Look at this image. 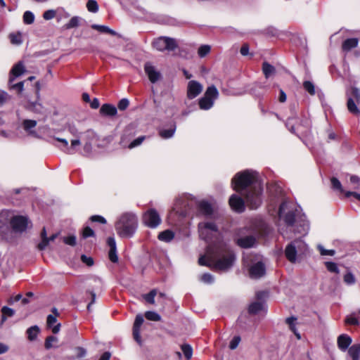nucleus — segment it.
Wrapping results in <instances>:
<instances>
[{
  "mask_svg": "<svg viewBox=\"0 0 360 360\" xmlns=\"http://www.w3.org/2000/svg\"><path fill=\"white\" fill-rule=\"evenodd\" d=\"M359 40L357 38H349L345 40L342 45L343 51L348 52L352 49L356 48L358 46Z\"/></svg>",
  "mask_w": 360,
  "mask_h": 360,
  "instance_id": "obj_23",
  "label": "nucleus"
},
{
  "mask_svg": "<svg viewBox=\"0 0 360 360\" xmlns=\"http://www.w3.org/2000/svg\"><path fill=\"white\" fill-rule=\"evenodd\" d=\"M325 264L328 271L337 274L339 273L338 267L335 263L332 262H327Z\"/></svg>",
  "mask_w": 360,
  "mask_h": 360,
  "instance_id": "obj_49",
  "label": "nucleus"
},
{
  "mask_svg": "<svg viewBox=\"0 0 360 360\" xmlns=\"http://www.w3.org/2000/svg\"><path fill=\"white\" fill-rule=\"evenodd\" d=\"M210 50L211 47L209 45H202L198 49V53L200 58H203L210 53Z\"/></svg>",
  "mask_w": 360,
  "mask_h": 360,
  "instance_id": "obj_46",
  "label": "nucleus"
},
{
  "mask_svg": "<svg viewBox=\"0 0 360 360\" xmlns=\"http://www.w3.org/2000/svg\"><path fill=\"white\" fill-rule=\"evenodd\" d=\"M37 126V121L32 120H25L22 122L24 130L29 134H34L35 132L33 129Z\"/></svg>",
  "mask_w": 360,
  "mask_h": 360,
  "instance_id": "obj_25",
  "label": "nucleus"
},
{
  "mask_svg": "<svg viewBox=\"0 0 360 360\" xmlns=\"http://www.w3.org/2000/svg\"><path fill=\"white\" fill-rule=\"evenodd\" d=\"M348 354L352 360H359L360 358V344L353 345L348 349Z\"/></svg>",
  "mask_w": 360,
  "mask_h": 360,
  "instance_id": "obj_27",
  "label": "nucleus"
},
{
  "mask_svg": "<svg viewBox=\"0 0 360 360\" xmlns=\"http://www.w3.org/2000/svg\"><path fill=\"white\" fill-rule=\"evenodd\" d=\"M330 182H331V185H332V188L334 189V190H337L338 191H340V193H344L345 194V192L342 188V186L340 183V181L335 177H332L330 179Z\"/></svg>",
  "mask_w": 360,
  "mask_h": 360,
  "instance_id": "obj_37",
  "label": "nucleus"
},
{
  "mask_svg": "<svg viewBox=\"0 0 360 360\" xmlns=\"http://www.w3.org/2000/svg\"><path fill=\"white\" fill-rule=\"evenodd\" d=\"M264 309V303L262 302H255L250 304L248 311L250 314H256Z\"/></svg>",
  "mask_w": 360,
  "mask_h": 360,
  "instance_id": "obj_29",
  "label": "nucleus"
},
{
  "mask_svg": "<svg viewBox=\"0 0 360 360\" xmlns=\"http://www.w3.org/2000/svg\"><path fill=\"white\" fill-rule=\"evenodd\" d=\"M307 249V244L301 239H297L289 243L285 250V255L291 263H295L297 255L304 253Z\"/></svg>",
  "mask_w": 360,
  "mask_h": 360,
  "instance_id": "obj_6",
  "label": "nucleus"
},
{
  "mask_svg": "<svg viewBox=\"0 0 360 360\" xmlns=\"http://www.w3.org/2000/svg\"><path fill=\"white\" fill-rule=\"evenodd\" d=\"M255 242L256 239L253 236H241L236 239L237 245L243 248H252Z\"/></svg>",
  "mask_w": 360,
  "mask_h": 360,
  "instance_id": "obj_19",
  "label": "nucleus"
},
{
  "mask_svg": "<svg viewBox=\"0 0 360 360\" xmlns=\"http://www.w3.org/2000/svg\"><path fill=\"white\" fill-rule=\"evenodd\" d=\"M262 70L266 78L269 77L276 71L275 68L266 62L263 63Z\"/></svg>",
  "mask_w": 360,
  "mask_h": 360,
  "instance_id": "obj_31",
  "label": "nucleus"
},
{
  "mask_svg": "<svg viewBox=\"0 0 360 360\" xmlns=\"http://www.w3.org/2000/svg\"><path fill=\"white\" fill-rule=\"evenodd\" d=\"M360 104V90L356 87L351 89V92L348 96L347 108L348 110L354 115H359L360 110L357 105Z\"/></svg>",
  "mask_w": 360,
  "mask_h": 360,
  "instance_id": "obj_10",
  "label": "nucleus"
},
{
  "mask_svg": "<svg viewBox=\"0 0 360 360\" xmlns=\"http://www.w3.org/2000/svg\"><path fill=\"white\" fill-rule=\"evenodd\" d=\"M56 139L61 143V145L58 146V147L60 148V150L65 153V150H67L68 148V141L65 139L56 138Z\"/></svg>",
  "mask_w": 360,
  "mask_h": 360,
  "instance_id": "obj_58",
  "label": "nucleus"
},
{
  "mask_svg": "<svg viewBox=\"0 0 360 360\" xmlns=\"http://www.w3.org/2000/svg\"><path fill=\"white\" fill-rule=\"evenodd\" d=\"M57 316H54V315H52V314H49L47 316V321H46L47 326L49 328H51L52 332L54 334L58 333L59 332V330H60V323H58L56 326H53L56 323V321H57V319H56Z\"/></svg>",
  "mask_w": 360,
  "mask_h": 360,
  "instance_id": "obj_24",
  "label": "nucleus"
},
{
  "mask_svg": "<svg viewBox=\"0 0 360 360\" xmlns=\"http://www.w3.org/2000/svg\"><path fill=\"white\" fill-rule=\"evenodd\" d=\"M229 205L231 209L237 212H243L245 210V202L243 199L236 194H233L230 197Z\"/></svg>",
  "mask_w": 360,
  "mask_h": 360,
  "instance_id": "obj_16",
  "label": "nucleus"
},
{
  "mask_svg": "<svg viewBox=\"0 0 360 360\" xmlns=\"http://www.w3.org/2000/svg\"><path fill=\"white\" fill-rule=\"evenodd\" d=\"M233 188L244 197L250 209H257L262 203V182L258 174L254 171L245 170L237 173L232 179Z\"/></svg>",
  "mask_w": 360,
  "mask_h": 360,
  "instance_id": "obj_1",
  "label": "nucleus"
},
{
  "mask_svg": "<svg viewBox=\"0 0 360 360\" xmlns=\"http://www.w3.org/2000/svg\"><path fill=\"white\" fill-rule=\"evenodd\" d=\"M279 218L284 221L295 233L305 236L309 230V224L300 208L292 202L284 201L279 207Z\"/></svg>",
  "mask_w": 360,
  "mask_h": 360,
  "instance_id": "obj_3",
  "label": "nucleus"
},
{
  "mask_svg": "<svg viewBox=\"0 0 360 360\" xmlns=\"http://www.w3.org/2000/svg\"><path fill=\"white\" fill-rule=\"evenodd\" d=\"M235 260L234 252L224 241L207 247L206 255L199 258L198 263L217 271H227L232 267Z\"/></svg>",
  "mask_w": 360,
  "mask_h": 360,
  "instance_id": "obj_2",
  "label": "nucleus"
},
{
  "mask_svg": "<svg viewBox=\"0 0 360 360\" xmlns=\"http://www.w3.org/2000/svg\"><path fill=\"white\" fill-rule=\"evenodd\" d=\"M81 144L79 139H74L71 141V145H68V148L65 150V153L69 155L75 154L77 152L76 148Z\"/></svg>",
  "mask_w": 360,
  "mask_h": 360,
  "instance_id": "obj_33",
  "label": "nucleus"
},
{
  "mask_svg": "<svg viewBox=\"0 0 360 360\" xmlns=\"http://www.w3.org/2000/svg\"><path fill=\"white\" fill-rule=\"evenodd\" d=\"M25 72V68L22 63V62L20 61L15 65L13 66L10 71L9 79H8V84L13 83L14 80L23 75Z\"/></svg>",
  "mask_w": 360,
  "mask_h": 360,
  "instance_id": "obj_17",
  "label": "nucleus"
},
{
  "mask_svg": "<svg viewBox=\"0 0 360 360\" xmlns=\"http://www.w3.org/2000/svg\"><path fill=\"white\" fill-rule=\"evenodd\" d=\"M91 27L94 30H96L101 32L108 33L112 35L116 34V32L114 30H111L110 28H109L108 27L105 26V25H99L94 24V25H91Z\"/></svg>",
  "mask_w": 360,
  "mask_h": 360,
  "instance_id": "obj_34",
  "label": "nucleus"
},
{
  "mask_svg": "<svg viewBox=\"0 0 360 360\" xmlns=\"http://www.w3.org/2000/svg\"><path fill=\"white\" fill-rule=\"evenodd\" d=\"M9 39L11 44L13 45H20L23 41L22 34L20 32L11 33L9 34Z\"/></svg>",
  "mask_w": 360,
  "mask_h": 360,
  "instance_id": "obj_28",
  "label": "nucleus"
},
{
  "mask_svg": "<svg viewBox=\"0 0 360 360\" xmlns=\"http://www.w3.org/2000/svg\"><path fill=\"white\" fill-rule=\"evenodd\" d=\"M153 46L158 51H172L178 47L175 39L168 37H160L153 41Z\"/></svg>",
  "mask_w": 360,
  "mask_h": 360,
  "instance_id": "obj_8",
  "label": "nucleus"
},
{
  "mask_svg": "<svg viewBox=\"0 0 360 360\" xmlns=\"http://www.w3.org/2000/svg\"><path fill=\"white\" fill-rule=\"evenodd\" d=\"M91 220L92 221H95V222H99V223H101V224H105L106 223V220L104 217H103L102 216H100V215H94L91 217Z\"/></svg>",
  "mask_w": 360,
  "mask_h": 360,
  "instance_id": "obj_63",
  "label": "nucleus"
},
{
  "mask_svg": "<svg viewBox=\"0 0 360 360\" xmlns=\"http://www.w3.org/2000/svg\"><path fill=\"white\" fill-rule=\"evenodd\" d=\"M109 259L112 262H117L118 261V257L117 255V248L109 250L108 253Z\"/></svg>",
  "mask_w": 360,
  "mask_h": 360,
  "instance_id": "obj_60",
  "label": "nucleus"
},
{
  "mask_svg": "<svg viewBox=\"0 0 360 360\" xmlns=\"http://www.w3.org/2000/svg\"><path fill=\"white\" fill-rule=\"evenodd\" d=\"M248 271L250 278L257 279L264 276L266 267L262 261H257L250 265Z\"/></svg>",
  "mask_w": 360,
  "mask_h": 360,
  "instance_id": "obj_13",
  "label": "nucleus"
},
{
  "mask_svg": "<svg viewBox=\"0 0 360 360\" xmlns=\"http://www.w3.org/2000/svg\"><path fill=\"white\" fill-rule=\"evenodd\" d=\"M11 225L15 232L22 233L28 226V220L25 217L15 216L11 219Z\"/></svg>",
  "mask_w": 360,
  "mask_h": 360,
  "instance_id": "obj_12",
  "label": "nucleus"
},
{
  "mask_svg": "<svg viewBox=\"0 0 360 360\" xmlns=\"http://www.w3.org/2000/svg\"><path fill=\"white\" fill-rule=\"evenodd\" d=\"M352 342V338L347 334H342L338 338L337 343L341 351H346Z\"/></svg>",
  "mask_w": 360,
  "mask_h": 360,
  "instance_id": "obj_20",
  "label": "nucleus"
},
{
  "mask_svg": "<svg viewBox=\"0 0 360 360\" xmlns=\"http://www.w3.org/2000/svg\"><path fill=\"white\" fill-rule=\"evenodd\" d=\"M1 311L2 313L1 323L4 322L7 317H11L15 314V311L13 309L6 306L3 307Z\"/></svg>",
  "mask_w": 360,
  "mask_h": 360,
  "instance_id": "obj_35",
  "label": "nucleus"
},
{
  "mask_svg": "<svg viewBox=\"0 0 360 360\" xmlns=\"http://www.w3.org/2000/svg\"><path fill=\"white\" fill-rule=\"evenodd\" d=\"M118 236L121 238H131L138 227V218L132 212H125L120 216L115 225Z\"/></svg>",
  "mask_w": 360,
  "mask_h": 360,
  "instance_id": "obj_5",
  "label": "nucleus"
},
{
  "mask_svg": "<svg viewBox=\"0 0 360 360\" xmlns=\"http://www.w3.org/2000/svg\"><path fill=\"white\" fill-rule=\"evenodd\" d=\"M161 221L158 212L155 209H150L143 214V224L151 229L158 227L160 224Z\"/></svg>",
  "mask_w": 360,
  "mask_h": 360,
  "instance_id": "obj_11",
  "label": "nucleus"
},
{
  "mask_svg": "<svg viewBox=\"0 0 360 360\" xmlns=\"http://www.w3.org/2000/svg\"><path fill=\"white\" fill-rule=\"evenodd\" d=\"M58 338L55 336H49L45 342V347L46 349H50L53 347V342H57Z\"/></svg>",
  "mask_w": 360,
  "mask_h": 360,
  "instance_id": "obj_50",
  "label": "nucleus"
},
{
  "mask_svg": "<svg viewBox=\"0 0 360 360\" xmlns=\"http://www.w3.org/2000/svg\"><path fill=\"white\" fill-rule=\"evenodd\" d=\"M145 139V136H139L138 137L137 139H136L135 140H134L128 146L129 148L131 149L133 148H135L136 146H140L142 142L143 141V140Z\"/></svg>",
  "mask_w": 360,
  "mask_h": 360,
  "instance_id": "obj_53",
  "label": "nucleus"
},
{
  "mask_svg": "<svg viewBox=\"0 0 360 360\" xmlns=\"http://www.w3.org/2000/svg\"><path fill=\"white\" fill-rule=\"evenodd\" d=\"M201 281L205 283H212L214 282V277L212 274L206 273L201 276Z\"/></svg>",
  "mask_w": 360,
  "mask_h": 360,
  "instance_id": "obj_55",
  "label": "nucleus"
},
{
  "mask_svg": "<svg viewBox=\"0 0 360 360\" xmlns=\"http://www.w3.org/2000/svg\"><path fill=\"white\" fill-rule=\"evenodd\" d=\"M343 280L347 285H353L356 282V278L353 274L351 272H347L346 274H345Z\"/></svg>",
  "mask_w": 360,
  "mask_h": 360,
  "instance_id": "obj_44",
  "label": "nucleus"
},
{
  "mask_svg": "<svg viewBox=\"0 0 360 360\" xmlns=\"http://www.w3.org/2000/svg\"><path fill=\"white\" fill-rule=\"evenodd\" d=\"M143 323V317L141 314H138L136 316L134 326H133V336L134 340L141 345V339L140 335V328Z\"/></svg>",
  "mask_w": 360,
  "mask_h": 360,
  "instance_id": "obj_18",
  "label": "nucleus"
},
{
  "mask_svg": "<svg viewBox=\"0 0 360 360\" xmlns=\"http://www.w3.org/2000/svg\"><path fill=\"white\" fill-rule=\"evenodd\" d=\"M240 342V336H235L229 344V348L231 349H235L238 346L239 343Z\"/></svg>",
  "mask_w": 360,
  "mask_h": 360,
  "instance_id": "obj_57",
  "label": "nucleus"
},
{
  "mask_svg": "<svg viewBox=\"0 0 360 360\" xmlns=\"http://www.w3.org/2000/svg\"><path fill=\"white\" fill-rule=\"evenodd\" d=\"M8 85L11 89L16 90L18 94H20L24 89V82H20L16 84L11 83Z\"/></svg>",
  "mask_w": 360,
  "mask_h": 360,
  "instance_id": "obj_47",
  "label": "nucleus"
},
{
  "mask_svg": "<svg viewBox=\"0 0 360 360\" xmlns=\"http://www.w3.org/2000/svg\"><path fill=\"white\" fill-rule=\"evenodd\" d=\"M117 112V108L112 104L105 103L100 108V113L104 116L113 117Z\"/></svg>",
  "mask_w": 360,
  "mask_h": 360,
  "instance_id": "obj_21",
  "label": "nucleus"
},
{
  "mask_svg": "<svg viewBox=\"0 0 360 360\" xmlns=\"http://www.w3.org/2000/svg\"><path fill=\"white\" fill-rule=\"evenodd\" d=\"M181 351L187 359H190L193 355V349L192 347L189 345H182Z\"/></svg>",
  "mask_w": 360,
  "mask_h": 360,
  "instance_id": "obj_38",
  "label": "nucleus"
},
{
  "mask_svg": "<svg viewBox=\"0 0 360 360\" xmlns=\"http://www.w3.org/2000/svg\"><path fill=\"white\" fill-rule=\"evenodd\" d=\"M10 96L3 90H0V106L10 100Z\"/></svg>",
  "mask_w": 360,
  "mask_h": 360,
  "instance_id": "obj_52",
  "label": "nucleus"
},
{
  "mask_svg": "<svg viewBox=\"0 0 360 360\" xmlns=\"http://www.w3.org/2000/svg\"><path fill=\"white\" fill-rule=\"evenodd\" d=\"M82 236L84 238H88L94 236V231L89 226L84 229Z\"/></svg>",
  "mask_w": 360,
  "mask_h": 360,
  "instance_id": "obj_61",
  "label": "nucleus"
},
{
  "mask_svg": "<svg viewBox=\"0 0 360 360\" xmlns=\"http://www.w3.org/2000/svg\"><path fill=\"white\" fill-rule=\"evenodd\" d=\"M303 87L309 94H315V86L314 84L309 81H305L303 82Z\"/></svg>",
  "mask_w": 360,
  "mask_h": 360,
  "instance_id": "obj_43",
  "label": "nucleus"
},
{
  "mask_svg": "<svg viewBox=\"0 0 360 360\" xmlns=\"http://www.w3.org/2000/svg\"><path fill=\"white\" fill-rule=\"evenodd\" d=\"M198 232L200 239L205 240L207 247L224 242L219 220L205 219L198 224Z\"/></svg>",
  "mask_w": 360,
  "mask_h": 360,
  "instance_id": "obj_4",
  "label": "nucleus"
},
{
  "mask_svg": "<svg viewBox=\"0 0 360 360\" xmlns=\"http://www.w3.org/2000/svg\"><path fill=\"white\" fill-rule=\"evenodd\" d=\"M351 196H353L356 200L360 202V193H358L354 192V191H346L345 192V197L349 198Z\"/></svg>",
  "mask_w": 360,
  "mask_h": 360,
  "instance_id": "obj_64",
  "label": "nucleus"
},
{
  "mask_svg": "<svg viewBox=\"0 0 360 360\" xmlns=\"http://www.w3.org/2000/svg\"><path fill=\"white\" fill-rule=\"evenodd\" d=\"M350 182L356 186H354V189H360V178L356 175H352L350 176Z\"/></svg>",
  "mask_w": 360,
  "mask_h": 360,
  "instance_id": "obj_59",
  "label": "nucleus"
},
{
  "mask_svg": "<svg viewBox=\"0 0 360 360\" xmlns=\"http://www.w3.org/2000/svg\"><path fill=\"white\" fill-rule=\"evenodd\" d=\"M34 15L31 11H25L23 14V22L27 25H30L34 22Z\"/></svg>",
  "mask_w": 360,
  "mask_h": 360,
  "instance_id": "obj_39",
  "label": "nucleus"
},
{
  "mask_svg": "<svg viewBox=\"0 0 360 360\" xmlns=\"http://www.w3.org/2000/svg\"><path fill=\"white\" fill-rule=\"evenodd\" d=\"M202 89L203 87L201 84L195 80H191L188 83L187 97L189 99H193L202 91Z\"/></svg>",
  "mask_w": 360,
  "mask_h": 360,
  "instance_id": "obj_14",
  "label": "nucleus"
},
{
  "mask_svg": "<svg viewBox=\"0 0 360 360\" xmlns=\"http://www.w3.org/2000/svg\"><path fill=\"white\" fill-rule=\"evenodd\" d=\"M129 105V101L127 98H122L121 99L117 105V107L119 110H126Z\"/></svg>",
  "mask_w": 360,
  "mask_h": 360,
  "instance_id": "obj_56",
  "label": "nucleus"
},
{
  "mask_svg": "<svg viewBox=\"0 0 360 360\" xmlns=\"http://www.w3.org/2000/svg\"><path fill=\"white\" fill-rule=\"evenodd\" d=\"M157 290L153 289L150 291L149 293L145 294L143 295V299L147 302L148 303H150L151 304H155V297L157 295Z\"/></svg>",
  "mask_w": 360,
  "mask_h": 360,
  "instance_id": "obj_36",
  "label": "nucleus"
},
{
  "mask_svg": "<svg viewBox=\"0 0 360 360\" xmlns=\"http://www.w3.org/2000/svg\"><path fill=\"white\" fill-rule=\"evenodd\" d=\"M318 249L320 251V254L321 255H330L333 256L335 255V252L334 250H326L322 245H318Z\"/></svg>",
  "mask_w": 360,
  "mask_h": 360,
  "instance_id": "obj_54",
  "label": "nucleus"
},
{
  "mask_svg": "<svg viewBox=\"0 0 360 360\" xmlns=\"http://www.w3.org/2000/svg\"><path fill=\"white\" fill-rule=\"evenodd\" d=\"M79 18L77 16L72 17L66 25L68 29L74 28L79 25Z\"/></svg>",
  "mask_w": 360,
  "mask_h": 360,
  "instance_id": "obj_48",
  "label": "nucleus"
},
{
  "mask_svg": "<svg viewBox=\"0 0 360 360\" xmlns=\"http://www.w3.org/2000/svg\"><path fill=\"white\" fill-rule=\"evenodd\" d=\"M65 243L74 246L76 244V238L74 236L65 237L64 238Z\"/></svg>",
  "mask_w": 360,
  "mask_h": 360,
  "instance_id": "obj_62",
  "label": "nucleus"
},
{
  "mask_svg": "<svg viewBox=\"0 0 360 360\" xmlns=\"http://www.w3.org/2000/svg\"><path fill=\"white\" fill-rule=\"evenodd\" d=\"M175 130H176V127L174 126L173 127H172L170 129L160 130L159 134L162 139H169L174 136Z\"/></svg>",
  "mask_w": 360,
  "mask_h": 360,
  "instance_id": "obj_32",
  "label": "nucleus"
},
{
  "mask_svg": "<svg viewBox=\"0 0 360 360\" xmlns=\"http://www.w3.org/2000/svg\"><path fill=\"white\" fill-rule=\"evenodd\" d=\"M198 214L205 219L219 220V214L215 210L212 205L207 201H200L197 205Z\"/></svg>",
  "mask_w": 360,
  "mask_h": 360,
  "instance_id": "obj_9",
  "label": "nucleus"
},
{
  "mask_svg": "<svg viewBox=\"0 0 360 360\" xmlns=\"http://www.w3.org/2000/svg\"><path fill=\"white\" fill-rule=\"evenodd\" d=\"M145 316L150 321H160L161 320V316L157 312L153 311H146Z\"/></svg>",
  "mask_w": 360,
  "mask_h": 360,
  "instance_id": "obj_40",
  "label": "nucleus"
},
{
  "mask_svg": "<svg viewBox=\"0 0 360 360\" xmlns=\"http://www.w3.org/2000/svg\"><path fill=\"white\" fill-rule=\"evenodd\" d=\"M56 11L55 10H47L43 14V18L46 20H49L56 17Z\"/></svg>",
  "mask_w": 360,
  "mask_h": 360,
  "instance_id": "obj_51",
  "label": "nucleus"
},
{
  "mask_svg": "<svg viewBox=\"0 0 360 360\" xmlns=\"http://www.w3.org/2000/svg\"><path fill=\"white\" fill-rule=\"evenodd\" d=\"M158 238L161 241L169 243L174 238V233L172 231L167 229L160 232Z\"/></svg>",
  "mask_w": 360,
  "mask_h": 360,
  "instance_id": "obj_26",
  "label": "nucleus"
},
{
  "mask_svg": "<svg viewBox=\"0 0 360 360\" xmlns=\"http://www.w3.org/2000/svg\"><path fill=\"white\" fill-rule=\"evenodd\" d=\"M39 332V328L37 326H31L27 330V338L30 341L34 340Z\"/></svg>",
  "mask_w": 360,
  "mask_h": 360,
  "instance_id": "obj_30",
  "label": "nucleus"
},
{
  "mask_svg": "<svg viewBox=\"0 0 360 360\" xmlns=\"http://www.w3.org/2000/svg\"><path fill=\"white\" fill-rule=\"evenodd\" d=\"M219 92L215 86H208L205 93L199 100V107L201 110H207L212 108L214 101L218 98Z\"/></svg>",
  "mask_w": 360,
  "mask_h": 360,
  "instance_id": "obj_7",
  "label": "nucleus"
},
{
  "mask_svg": "<svg viewBox=\"0 0 360 360\" xmlns=\"http://www.w3.org/2000/svg\"><path fill=\"white\" fill-rule=\"evenodd\" d=\"M345 323L347 325H353V326H359V321L358 319L354 316V314L347 316L345 321Z\"/></svg>",
  "mask_w": 360,
  "mask_h": 360,
  "instance_id": "obj_45",
  "label": "nucleus"
},
{
  "mask_svg": "<svg viewBox=\"0 0 360 360\" xmlns=\"http://www.w3.org/2000/svg\"><path fill=\"white\" fill-rule=\"evenodd\" d=\"M285 323L289 326L290 330L295 334L298 340L301 339V335L297 329V318L295 316L288 317L285 319Z\"/></svg>",
  "mask_w": 360,
  "mask_h": 360,
  "instance_id": "obj_22",
  "label": "nucleus"
},
{
  "mask_svg": "<svg viewBox=\"0 0 360 360\" xmlns=\"http://www.w3.org/2000/svg\"><path fill=\"white\" fill-rule=\"evenodd\" d=\"M144 70L149 80L152 83H155L161 77V74L160 71L150 63H146L145 64Z\"/></svg>",
  "mask_w": 360,
  "mask_h": 360,
  "instance_id": "obj_15",
  "label": "nucleus"
},
{
  "mask_svg": "<svg viewBox=\"0 0 360 360\" xmlns=\"http://www.w3.org/2000/svg\"><path fill=\"white\" fill-rule=\"evenodd\" d=\"M27 108L36 113H42L43 106L39 103H30Z\"/></svg>",
  "mask_w": 360,
  "mask_h": 360,
  "instance_id": "obj_41",
  "label": "nucleus"
},
{
  "mask_svg": "<svg viewBox=\"0 0 360 360\" xmlns=\"http://www.w3.org/2000/svg\"><path fill=\"white\" fill-rule=\"evenodd\" d=\"M86 8L91 13H96L98 11V5L95 0H89L86 4Z\"/></svg>",
  "mask_w": 360,
  "mask_h": 360,
  "instance_id": "obj_42",
  "label": "nucleus"
}]
</instances>
